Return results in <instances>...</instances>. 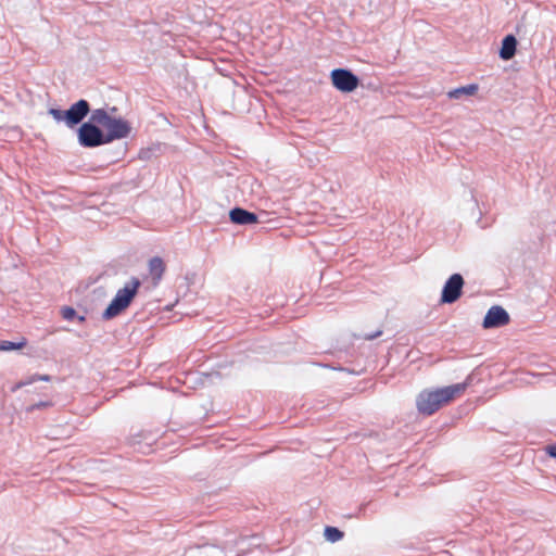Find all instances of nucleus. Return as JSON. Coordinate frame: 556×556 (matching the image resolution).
<instances>
[{
	"mask_svg": "<svg viewBox=\"0 0 556 556\" xmlns=\"http://www.w3.org/2000/svg\"><path fill=\"white\" fill-rule=\"evenodd\" d=\"M165 271V264L159 256L152 257L149 261V273L153 279L154 285L159 283Z\"/></svg>",
	"mask_w": 556,
	"mask_h": 556,
	"instance_id": "10",
	"label": "nucleus"
},
{
	"mask_svg": "<svg viewBox=\"0 0 556 556\" xmlns=\"http://www.w3.org/2000/svg\"><path fill=\"white\" fill-rule=\"evenodd\" d=\"M230 220L237 225H252L258 222L256 214L241 207L232 208L229 212Z\"/></svg>",
	"mask_w": 556,
	"mask_h": 556,
	"instance_id": "9",
	"label": "nucleus"
},
{
	"mask_svg": "<svg viewBox=\"0 0 556 556\" xmlns=\"http://www.w3.org/2000/svg\"><path fill=\"white\" fill-rule=\"evenodd\" d=\"M61 313H62V317L66 320H71L75 317L76 315V312L74 308L70 307V306H65L61 309Z\"/></svg>",
	"mask_w": 556,
	"mask_h": 556,
	"instance_id": "16",
	"label": "nucleus"
},
{
	"mask_svg": "<svg viewBox=\"0 0 556 556\" xmlns=\"http://www.w3.org/2000/svg\"><path fill=\"white\" fill-rule=\"evenodd\" d=\"M210 552L213 553V554H220L222 553L218 548H215V547L211 548Z\"/></svg>",
	"mask_w": 556,
	"mask_h": 556,
	"instance_id": "18",
	"label": "nucleus"
},
{
	"mask_svg": "<svg viewBox=\"0 0 556 556\" xmlns=\"http://www.w3.org/2000/svg\"><path fill=\"white\" fill-rule=\"evenodd\" d=\"M78 320L81 323V321H84V320H85V317H84V316H79V317H78Z\"/></svg>",
	"mask_w": 556,
	"mask_h": 556,
	"instance_id": "19",
	"label": "nucleus"
},
{
	"mask_svg": "<svg viewBox=\"0 0 556 556\" xmlns=\"http://www.w3.org/2000/svg\"><path fill=\"white\" fill-rule=\"evenodd\" d=\"M26 345L25 341L15 343L11 341H2L0 342V351H13V350H20Z\"/></svg>",
	"mask_w": 556,
	"mask_h": 556,
	"instance_id": "15",
	"label": "nucleus"
},
{
	"mask_svg": "<svg viewBox=\"0 0 556 556\" xmlns=\"http://www.w3.org/2000/svg\"><path fill=\"white\" fill-rule=\"evenodd\" d=\"M90 106L86 100H79L72 104L68 110L50 109L48 113L58 123H65L70 128L78 125L89 113Z\"/></svg>",
	"mask_w": 556,
	"mask_h": 556,
	"instance_id": "4",
	"label": "nucleus"
},
{
	"mask_svg": "<svg viewBox=\"0 0 556 556\" xmlns=\"http://www.w3.org/2000/svg\"><path fill=\"white\" fill-rule=\"evenodd\" d=\"M517 41L511 35L506 36L502 41L500 56L503 60H510L516 53Z\"/></svg>",
	"mask_w": 556,
	"mask_h": 556,
	"instance_id": "11",
	"label": "nucleus"
},
{
	"mask_svg": "<svg viewBox=\"0 0 556 556\" xmlns=\"http://www.w3.org/2000/svg\"><path fill=\"white\" fill-rule=\"evenodd\" d=\"M546 453H547L551 457L556 458V444L548 445V446L546 447Z\"/></svg>",
	"mask_w": 556,
	"mask_h": 556,
	"instance_id": "17",
	"label": "nucleus"
},
{
	"mask_svg": "<svg viewBox=\"0 0 556 556\" xmlns=\"http://www.w3.org/2000/svg\"><path fill=\"white\" fill-rule=\"evenodd\" d=\"M325 538L329 542L333 543V542L340 541L343 538V533L338 528L326 527V529H325Z\"/></svg>",
	"mask_w": 556,
	"mask_h": 556,
	"instance_id": "14",
	"label": "nucleus"
},
{
	"mask_svg": "<svg viewBox=\"0 0 556 556\" xmlns=\"http://www.w3.org/2000/svg\"><path fill=\"white\" fill-rule=\"evenodd\" d=\"M508 323V313L502 306L494 305L486 312L482 326L484 329H491L503 327Z\"/></svg>",
	"mask_w": 556,
	"mask_h": 556,
	"instance_id": "8",
	"label": "nucleus"
},
{
	"mask_svg": "<svg viewBox=\"0 0 556 556\" xmlns=\"http://www.w3.org/2000/svg\"><path fill=\"white\" fill-rule=\"evenodd\" d=\"M467 387V382H462L435 390H425L417 396V409L424 415H432L442 405L447 404L456 397L460 396Z\"/></svg>",
	"mask_w": 556,
	"mask_h": 556,
	"instance_id": "1",
	"label": "nucleus"
},
{
	"mask_svg": "<svg viewBox=\"0 0 556 556\" xmlns=\"http://www.w3.org/2000/svg\"><path fill=\"white\" fill-rule=\"evenodd\" d=\"M330 78L333 87L341 92H352L359 85L358 77L345 68L332 70Z\"/></svg>",
	"mask_w": 556,
	"mask_h": 556,
	"instance_id": "6",
	"label": "nucleus"
},
{
	"mask_svg": "<svg viewBox=\"0 0 556 556\" xmlns=\"http://www.w3.org/2000/svg\"><path fill=\"white\" fill-rule=\"evenodd\" d=\"M478 86L477 85H468L460 88H456L454 90L448 91L447 96L451 99H457L462 97L463 94L466 96H472L477 92Z\"/></svg>",
	"mask_w": 556,
	"mask_h": 556,
	"instance_id": "12",
	"label": "nucleus"
},
{
	"mask_svg": "<svg viewBox=\"0 0 556 556\" xmlns=\"http://www.w3.org/2000/svg\"><path fill=\"white\" fill-rule=\"evenodd\" d=\"M90 121L106 130L104 136L109 143L114 140L127 138L131 131V126L126 119L114 117L103 109L93 110Z\"/></svg>",
	"mask_w": 556,
	"mask_h": 556,
	"instance_id": "2",
	"label": "nucleus"
},
{
	"mask_svg": "<svg viewBox=\"0 0 556 556\" xmlns=\"http://www.w3.org/2000/svg\"><path fill=\"white\" fill-rule=\"evenodd\" d=\"M37 407H42V406H46V403H40L38 405H36Z\"/></svg>",
	"mask_w": 556,
	"mask_h": 556,
	"instance_id": "20",
	"label": "nucleus"
},
{
	"mask_svg": "<svg viewBox=\"0 0 556 556\" xmlns=\"http://www.w3.org/2000/svg\"><path fill=\"white\" fill-rule=\"evenodd\" d=\"M141 282L138 278H131L122 289H119L106 309L103 312L104 319H112L124 312L138 292Z\"/></svg>",
	"mask_w": 556,
	"mask_h": 556,
	"instance_id": "3",
	"label": "nucleus"
},
{
	"mask_svg": "<svg viewBox=\"0 0 556 556\" xmlns=\"http://www.w3.org/2000/svg\"><path fill=\"white\" fill-rule=\"evenodd\" d=\"M51 380V377L48 376V375H34L31 377H29L28 379L26 380H23V381H20L15 388L13 390H16V389H20L22 387H25V386H28V384H31L36 381H50Z\"/></svg>",
	"mask_w": 556,
	"mask_h": 556,
	"instance_id": "13",
	"label": "nucleus"
},
{
	"mask_svg": "<svg viewBox=\"0 0 556 556\" xmlns=\"http://www.w3.org/2000/svg\"><path fill=\"white\" fill-rule=\"evenodd\" d=\"M98 124L84 123L78 129V142L86 148H94L101 144L109 143L105 139L104 132L97 127Z\"/></svg>",
	"mask_w": 556,
	"mask_h": 556,
	"instance_id": "5",
	"label": "nucleus"
},
{
	"mask_svg": "<svg viewBox=\"0 0 556 556\" xmlns=\"http://www.w3.org/2000/svg\"><path fill=\"white\" fill-rule=\"evenodd\" d=\"M464 287V279L459 274H453L443 286L441 302L442 303H454L460 295Z\"/></svg>",
	"mask_w": 556,
	"mask_h": 556,
	"instance_id": "7",
	"label": "nucleus"
}]
</instances>
